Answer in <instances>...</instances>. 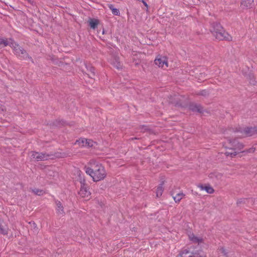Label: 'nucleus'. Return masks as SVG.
Segmentation results:
<instances>
[{
	"label": "nucleus",
	"mask_w": 257,
	"mask_h": 257,
	"mask_svg": "<svg viewBox=\"0 0 257 257\" xmlns=\"http://www.w3.org/2000/svg\"><path fill=\"white\" fill-rule=\"evenodd\" d=\"M255 151V149L253 148H250L248 150H247L246 151H243V152H247V153H253Z\"/></svg>",
	"instance_id": "32"
},
{
	"label": "nucleus",
	"mask_w": 257,
	"mask_h": 257,
	"mask_svg": "<svg viewBox=\"0 0 257 257\" xmlns=\"http://www.w3.org/2000/svg\"><path fill=\"white\" fill-rule=\"evenodd\" d=\"M218 252L220 253H222L225 257H228V252L223 247H221L218 248Z\"/></svg>",
	"instance_id": "26"
},
{
	"label": "nucleus",
	"mask_w": 257,
	"mask_h": 257,
	"mask_svg": "<svg viewBox=\"0 0 257 257\" xmlns=\"http://www.w3.org/2000/svg\"><path fill=\"white\" fill-rule=\"evenodd\" d=\"M56 211L58 215L64 216L65 215V212L64 211V208L62 203L59 201H56Z\"/></svg>",
	"instance_id": "13"
},
{
	"label": "nucleus",
	"mask_w": 257,
	"mask_h": 257,
	"mask_svg": "<svg viewBox=\"0 0 257 257\" xmlns=\"http://www.w3.org/2000/svg\"><path fill=\"white\" fill-rule=\"evenodd\" d=\"M189 108L192 111L202 113L203 108L199 105L196 103H191L189 105Z\"/></svg>",
	"instance_id": "12"
},
{
	"label": "nucleus",
	"mask_w": 257,
	"mask_h": 257,
	"mask_svg": "<svg viewBox=\"0 0 257 257\" xmlns=\"http://www.w3.org/2000/svg\"><path fill=\"white\" fill-rule=\"evenodd\" d=\"M198 187L200 188L201 190H205L209 194H212L214 191L213 188L209 185L204 186L202 184H199L198 185Z\"/></svg>",
	"instance_id": "17"
},
{
	"label": "nucleus",
	"mask_w": 257,
	"mask_h": 257,
	"mask_svg": "<svg viewBox=\"0 0 257 257\" xmlns=\"http://www.w3.org/2000/svg\"><path fill=\"white\" fill-rule=\"evenodd\" d=\"M171 195L173 196L174 201L176 203L179 202L182 199L183 197L185 196L183 193H179L175 196H174V193H172Z\"/></svg>",
	"instance_id": "21"
},
{
	"label": "nucleus",
	"mask_w": 257,
	"mask_h": 257,
	"mask_svg": "<svg viewBox=\"0 0 257 257\" xmlns=\"http://www.w3.org/2000/svg\"><path fill=\"white\" fill-rule=\"evenodd\" d=\"M180 257H206L201 249L192 251L187 248L183 249L179 253Z\"/></svg>",
	"instance_id": "4"
},
{
	"label": "nucleus",
	"mask_w": 257,
	"mask_h": 257,
	"mask_svg": "<svg viewBox=\"0 0 257 257\" xmlns=\"http://www.w3.org/2000/svg\"><path fill=\"white\" fill-rule=\"evenodd\" d=\"M190 239L194 243H199L202 242V239L198 238L193 234L189 236Z\"/></svg>",
	"instance_id": "25"
},
{
	"label": "nucleus",
	"mask_w": 257,
	"mask_h": 257,
	"mask_svg": "<svg viewBox=\"0 0 257 257\" xmlns=\"http://www.w3.org/2000/svg\"><path fill=\"white\" fill-rule=\"evenodd\" d=\"M229 143L230 144V146L233 148L234 149H235V150H236L237 151L239 152L241 151L243 148V144L238 142V141L236 140H229Z\"/></svg>",
	"instance_id": "8"
},
{
	"label": "nucleus",
	"mask_w": 257,
	"mask_h": 257,
	"mask_svg": "<svg viewBox=\"0 0 257 257\" xmlns=\"http://www.w3.org/2000/svg\"><path fill=\"white\" fill-rule=\"evenodd\" d=\"M108 7L110 10H111L112 13L115 16H119L120 14L119 11L113 7V6L111 4L108 5Z\"/></svg>",
	"instance_id": "23"
},
{
	"label": "nucleus",
	"mask_w": 257,
	"mask_h": 257,
	"mask_svg": "<svg viewBox=\"0 0 257 257\" xmlns=\"http://www.w3.org/2000/svg\"><path fill=\"white\" fill-rule=\"evenodd\" d=\"M111 63L117 69L121 68V64L119 61V58L117 56H113L111 60Z\"/></svg>",
	"instance_id": "15"
},
{
	"label": "nucleus",
	"mask_w": 257,
	"mask_h": 257,
	"mask_svg": "<svg viewBox=\"0 0 257 257\" xmlns=\"http://www.w3.org/2000/svg\"><path fill=\"white\" fill-rule=\"evenodd\" d=\"M215 175V173L211 174H210V177L212 178L213 176H214Z\"/></svg>",
	"instance_id": "35"
},
{
	"label": "nucleus",
	"mask_w": 257,
	"mask_h": 257,
	"mask_svg": "<svg viewBox=\"0 0 257 257\" xmlns=\"http://www.w3.org/2000/svg\"><path fill=\"white\" fill-rule=\"evenodd\" d=\"M0 44L4 45V46H10L11 42L9 43L7 39H0Z\"/></svg>",
	"instance_id": "28"
},
{
	"label": "nucleus",
	"mask_w": 257,
	"mask_h": 257,
	"mask_svg": "<svg viewBox=\"0 0 257 257\" xmlns=\"http://www.w3.org/2000/svg\"><path fill=\"white\" fill-rule=\"evenodd\" d=\"M95 143L92 140L87 139V142L85 143V147H92L93 146V144Z\"/></svg>",
	"instance_id": "29"
},
{
	"label": "nucleus",
	"mask_w": 257,
	"mask_h": 257,
	"mask_svg": "<svg viewBox=\"0 0 257 257\" xmlns=\"http://www.w3.org/2000/svg\"><path fill=\"white\" fill-rule=\"evenodd\" d=\"M254 5L253 0H241L240 6L242 9H250Z\"/></svg>",
	"instance_id": "9"
},
{
	"label": "nucleus",
	"mask_w": 257,
	"mask_h": 257,
	"mask_svg": "<svg viewBox=\"0 0 257 257\" xmlns=\"http://www.w3.org/2000/svg\"><path fill=\"white\" fill-rule=\"evenodd\" d=\"M33 192H34L36 195H41L43 194V191L42 190H40L39 189L35 188L32 190Z\"/></svg>",
	"instance_id": "27"
},
{
	"label": "nucleus",
	"mask_w": 257,
	"mask_h": 257,
	"mask_svg": "<svg viewBox=\"0 0 257 257\" xmlns=\"http://www.w3.org/2000/svg\"><path fill=\"white\" fill-rule=\"evenodd\" d=\"M105 34V31L103 29V31H102V34Z\"/></svg>",
	"instance_id": "37"
},
{
	"label": "nucleus",
	"mask_w": 257,
	"mask_h": 257,
	"mask_svg": "<svg viewBox=\"0 0 257 257\" xmlns=\"http://www.w3.org/2000/svg\"><path fill=\"white\" fill-rule=\"evenodd\" d=\"M164 184V182H162L158 186L156 190V196L157 197H159L162 196L163 192L164 191V188L163 185Z\"/></svg>",
	"instance_id": "19"
},
{
	"label": "nucleus",
	"mask_w": 257,
	"mask_h": 257,
	"mask_svg": "<svg viewBox=\"0 0 257 257\" xmlns=\"http://www.w3.org/2000/svg\"><path fill=\"white\" fill-rule=\"evenodd\" d=\"M86 68L88 72L87 75L90 78L94 79V77L95 75V68L91 65H86Z\"/></svg>",
	"instance_id": "14"
},
{
	"label": "nucleus",
	"mask_w": 257,
	"mask_h": 257,
	"mask_svg": "<svg viewBox=\"0 0 257 257\" xmlns=\"http://www.w3.org/2000/svg\"><path fill=\"white\" fill-rule=\"evenodd\" d=\"M156 65L159 67H163L165 65L166 67H168V61L166 57L158 56L154 61Z\"/></svg>",
	"instance_id": "7"
},
{
	"label": "nucleus",
	"mask_w": 257,
	"mask_h": 257,
	"mask_svg": "<svg viewBox=\"0 0 257 257\" xmlns=\"http://www.w3.org/2000/svg\"><path fill=\"white\" fill-rule=\"evenodd\" d=\"M197 94L199 95H202L203 96H206L209 94V93L207 90H202L197 92Z\"/></svg>",
	"instance_id": "30"
},
{
	"label": "nucleus",
	"mask_w": 257,
	"mask_h": 257,
	"mask_svg": "<svg viewBox=\"0 0 257 257\" xmlns=\"http://www.w3.org/2000/svg\"><path fill=\"white\" fill-rule=\"evenodd\" d=\"M89 25L90 27L93 29H95L99 23V21L98 20L94 19H90L89 21Z\"/></svg>",
	"instance_id": "22"
},
{
	"label": "nucleus",
	"mask_w": 257,
	"mask_h": 257,
	"mask_svg": "<svg viewBox=\"0 0 257 257\" xmlns=\"http://www.w3.org/2000/svg\"><path fill=\"white\" fill-rule=\"evenodd\" d=\"M81 188L78 192L79 195L82 197H88L90 196V193L87 188V185L85 183V180L80 179Z\"/></svg>",
	"instance_id": "6"
},
{
	"label": "nucleus",
	"mask_w": 257,
	"mask_h": 257,
	"mask_svg": "<svg viewBox=\"0 0 257 257\" xmlns=\"http://www.w3.org/2000/svg\"><path fill=\"white\" fill-rule=\"evenodd\" d=\"M86 142H87V139L84 138H81L76 141L75 144H78L79 146L85 147Z\"/></svg>",
	"instance_id": "24"
},
{
	"label": "nucleus",
	"mask_w": 257,
	"mask_h": 257,
	"mask_svg": "<svg viewBox=\"0 0 257 257\" xmlns=\"http://www.w3.org/2000/svg\"><path fill=\"white\" fill-rule=\"evenodd\" d=\"M31 159L37 161H44L49 159H53L55 157V155L52 153L31 152Z\"/></svg>",
	"instance_id": "3"
},
{
	"label": "nucleus",
	"mask_w": 257,
	"mask_h": 257,
	"mask_svg": "<svg viewBox=\"0 0 257 257\" xmlns=\"http://www.w3.org/2000/svg\"><path fill=\"white\" fill-rule=\"evenodd\" d=\"M132 140H133V139H137V138H132Z\"/></svg>",
	"instance_id": "38"
},
{
	"label": "nucleus",
	"mask_w": 257,
	"mask_h": 257,
	"mask_svg": "<svg viewBox=\"0 0 257 257\" xmlns=\"http://www.w3.org/2000/svg\"><path fill=\"white\" fill-rule=\"evenodd\" d=\"M215 176L218 178H221L222 175L220 173H216Z\"/></svg>",
	"instance_id": "33"
},
{
	"label": "nucleus",
	"mask_w": 257,
	"mask_h": 257,
	"mask_svg": "<svg viewBox=\"0 0 257 257\" xmlns=\"http://www.w3.org/2000/svg\"><path fill=\"white\" fill-rule=\"evenodd\" d=\"M234 132L240 133L242 137H250L257 134V127H246L244 128L238 127L236 128Z\"/></svg>",
	"instance_id": "5"
},
{
	"label": "nucleus",
	"mask_w": 257,
	"mask_h": 257,
	"mask_svg": "<svg viewBox=\"0 0 257 257\" xmlns=\"http://www.w3.org/2000/svg\"><path fill=\"white\" fill-rule=\"evenodd\" d=\"M10 46H11L15 51V53L17 55H20V52L22 51L23 49L22 47L20 46L18 44L16 43L13 41H12L11 42V44H10Z\"/></svg>",
	"instance_id": "11"
},
{
	"label": "nucleus",
	"mask_w": 257,
	"mask_h": 257,
	"mask_svg": "<svg viewBox=\"0 0 257 257\" xmlns=\"http://www.w3.org/2000/svg\"><path fill=\"white\" fill-rule=\"evenodd\" d=\"M20 54L22 55L21 57L24 59H29L31 60L33 63H34L33 59H32V57L30 56L29 54L27 53L26 51L23 49L22 51L20 52Z\"/></svg>",
	"instance_id": "20"
},
{
	"label": "nucleus",
	"mask_w": 257,
	"mask_h": 257,
	"mask_svg": "<svg viewBox=\"0 0 257 257\" xmlns=\"http://www.w3.org/2000/svg\"><path fill=\"white\" fill-rule=\"evenodd\" d=\"M86 173L90 175L94 182L103 180L106 176L104 167L99 163H94L91 167H85Z\"/></svg>",
	"instance_id": "1"
},
{
	"label": "nucleus",
	"mask_w": 257,
	"mask_h": 257,
	"mask_svg": "<svg viewBox=\"0 0 257 257\" xmlns=\"http://www.w3.org/2000/svg\"><path fill=\"white\" fill-rule=\"evenodd\" d=\"M30 4H33V0H27Z\"/></svg>",
	"instance_id": "34"
},
{
	"label": "nucleus",
	"mask_w": 257,
	"mask_h": 257,
	"mask_svg": "<svg viewBox=\"0 0 257 257\" xmlns=\"http://www.w3.org/2000/svg\"><path fill=\"white\" fill-rule=\"evenodd\" d=\"M210 31L216 39L219 40H231L232 37L224 31L219 23L216 22L212 23Z\"/></svg>",
	"instance_id": "2"
},
{
	"label": "nucleus",
	"mask_w": 257,
	"mask_h": 257,
	"mask_svg": "<svg viewBox=\"0 0 257 257\" xmlns=\"http://www.w3.org/2000/svg\"><path fill=\"white\" fill-rule=\"evenodd\" d=\"M253 203V199L252 198H249V199H246V198H241V199H238L237 201V205H239V204H252Z\"/></svg>",
	"instance_id": "18"
},
{
	"label": "nucleus",
	"mask_w": 257,
	"mask_h": 257,
	"mask_svg": "<svg viewBox=\"0 0 257 257\" xmlns=\"http://www.w3.org/2000/svg\"><path fill=\"white\" fill-rule=\"evenodd\" d=\"M9 227L3 220L0 219V234L7 235L8 234Z\"/></svg>",
	"instance_id": "10"
},
{
	"label": "nucleus",
	"mask_w": 257,
	"mask_h": 257,
	"mask_svg": "<svg viewBox=\"0 0 257 257\" xmlns=\"http://www.w3.org/2000/svg\"><path fill=\"white\" fill-rule=\"evenodd\" d=\"M250 83L253 85L255 84L254 81L253 80L252 81H250Z\"/></svg>",
	"instance_id": "36"
},
{
	"label": "nucleus",
	"mask_w": 257,
	"mask_h": 257,
	"mask_svg": "<svg viewBox=\"0 0 257 257\" xmlns=\"http://www.w3.org/2000/svg\"><path fill=\"white\" fill-rule=\"evenodd\" d=\"M141 131L142 132H145L148 130V128L147 126L143 125L140 127Z\"/></svg>",
	"instance_id": "31"
},
{
	"label": "nucleus",
	"mask_w": 257,
	"mask_h": 257,
	"mask_svg": "<svg viewBox=\"0 0 257 257\" xmlns=\"http://www.w3.org/2000/svg\"><path fill=\"white\" fill-rule=\"evenodd\" d=\"M239 153L238 151H237L232 147L230 146V148L228 149V150L227 151L225 154L226 156H229L230 157H233L235 156L238 153Z\"/></svg>",
	"instance_id": "16"
}]
</instances>
